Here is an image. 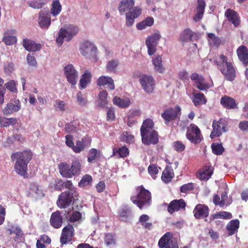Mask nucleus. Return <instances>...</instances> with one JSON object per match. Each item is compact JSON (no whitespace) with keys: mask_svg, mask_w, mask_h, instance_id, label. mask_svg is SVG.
I'll return each mask as SVG.
<instances>
[{"mask_svg":"<svg viewBox=\"0 0 248 248\" xmlns=\"http://www.w3.org/2000/svg\"><path fill=\"white\" fill-rule=\"evenodd\" d=\"M48 9L41 10L39 13L38 24L41 28L48 29L51 24Z\"/></svg>","mask_w":248,"mask_h":248,"instance_id":"15","label":"nucleus"},{"mask_svg":"<svg viewBox=\"0 0 248 248\" xmlns=\"http://www.w3.org/2000/svg\"><path fill=\"white\" fill-rule=\"evenodd\" d=\"M93 181L92 177L89 174L84 175L78 183L79 187H84L88 186L91 184Z\"/></svg>","mask_w":248,"mask_h":248,"instance_id":"49","label":"nucleus"},{"mask_svg":"<svg viewBox=\"0 0 248 248\" xmlns=\"http://www.w3.org/2000/svg\"><path fill=\"white\" fill-rule=\"evenodd\" d=\"M16 36L13 35H7L3 37L2 41L6 45H12L16 42Z\"/></svg>","mask_w":248,"mask_h":248,"instance_id":"53","label":"nucleus"},{"mask_svg":"<svg viewBox=\"0 0 248 248\" xmlns=\"http://www.w3.org/2000/svg\"><path fill=\"white\" fill-rule=\"evenodd\" d=\"M139 80L145 92L149 93L154 92L155 81L152 76L143 75L140 77Z\"/></svg>","mask_w":248,"mask_h":248,"instance_id":"9","label":"nucleus"},{"mask_svg":"<svg viewBox=\"0 0 248 248\" xmlns=\"http://www.w3.org/2000/svg\"><path fill=\"white\" fill-rule=\"evenodd\" d=\"M72 177L76 175L79 174L81 170V164L78 160H75L72 162L70 166Z\"/></svg>","mask_w":248,"mask_h":248,"instance_id":"44","label":"nucleus"},{"mask_svg":"<svg viewBox=\"0 0 248 248\" xmlns=\"http://www.w3.org/2000/svg\"><path fill=\"white\" fill-rule=\"evenodd\" d=\"M174 177V173L171 167L168 165L166 166L162 173L161 178L162 181L166 184H168L171 181Z\"/></svg>","mask_w":248,"mask_h":248,"instance_id":"27","label":"nucleus"},{"mask_svg":"<svg viewBox=\"0 0 248 248\" xmlns=\"http://www.w3.org/2000/svg\"><path fill=\"white\" fill-rule=\"evenodd\" d=\"M21 108V103L18 100L11 101L3 109L2 112L5 115H9L19 110Z\"/></svg>","mask_w":248,"mask_h":248,"instance_id":"18","label":"nucleus"},{"mask_svg":"<svg viewBox=\"0 0 248 248\" xmlns=\"http://www.w3.org/2000/svg\"><path fill=\"white\" fill-rule=\"evenodd\" d=\"M27 61L29 65L31 66L36 67L37 63L36 59L32 54H29L27 56Z\"/></svg>","mask_w":248,"mask_h":248,"instance_id":"64","label":"nucleus"},{"mask_svg":"<svg viewBox=\"0 0 248 248\" xmlns=\"http://www.w3.org/2000/svg\"><path fill=\"white\" fill-rule=\"evenodd\" d=\"M113 155H118L119 157L124 158L129 155V150L125 146H123L118 149H113Z\"/></svg>","mask_w":248,"mask_h":248,"instance_id":"40","label":"nucleus"},{"mask_svg":"<svg viewBox=\"0 0 248 248\" xmlns=\"http://www.w3.org/2000/svg\"><path fill=\"white\" fill-rule=\"evenodd\" d=\"M81 54L83 56L86 55L90 50H92V46L88 41H84L80 48Z\"/></svg>","mask_w":248,"mask_h":248,"instance_id":"50","label":"nucleus"},{"mask_svg":"<svg viewBox=\"0 0 248 248\" xmlns=\"http://www.w3.org/2000/svg\"><path fill=\"white\" fill-rule=\"evenodd\" d=\"M192 80L195 81L196 88L202 91H207L210 88V84L206 81L202 75H199L197 73H193L190 76Z\"/></svg>","mask_w":248,"mask_h":248,"instance_id":"13","label":"nucleus"},{"mask_svg":"<svg viewBox=\"0 0 248 248\" xmlns=\"http://www.w3.org/2000/svg\"><path fill=\"white\" fill-rule=\"evenodd\" d=\"M78 195H72L68 192H63L59 195L57 201V204L61 208H65L69 206L73 200Z\"/></svg>","mask_w":248,"mask_h":248,"instance_id":"12","label":"nucleus"},{"mask_svg":"<svg viewBox=\"0 0 248 248\" xmlns=\"http://www.w3.org/2000/svg\"><path fill=\"white\" fill-rule=\"evenodd\" d=\"M154 128V123L153 121L149 118L143 121L140 127V133H142V132H147L151 130H155Z\"/></svg>","mask_w":248,"mask_h":248,"instance_id":"36","label":"nucleus"},{"mask_svg":"<svg viewBox=\"0 0 248 248\" xmlns=\"http://www.w3.org/2000/svg\"><path fill=\"white\" fill-rule=\"evenodd\" d=\"M113 103L115 105L120 108H128L130 104V100L128 99H122L120 97L115 96L113 99Z\"/></svg>","mask_w":248,"mask_h":248,"instance_id":"32","label":"nucleus"},{"mask_svg":"<svg viewBox=\"0 0 248 248\" xmlns=\"http://www.w3.org/2000/svg\"><path fill=\"white\" fill-rule=\"evenodd\" d=\"M142 142L145 145H155L159 141V136L155 130L140 133Z\"/></svg>","mask_w":248,"mask_h":248,"instance_id":"10","label":"nucleus"},{"mask_svg":"<svg viewBox=\"0 0 248 248\" xmlns=\"http://www.w3.org/2000/svg\"><path fill=\"white\" fill-rule=\"evenodd\" d=\"M193 36V32L189 29H186L181 33L180 41L182 42L191 41Z\"/></svg>","mask_w":248,"mask_h":248,"instance_id":"39","label":"nucleus"},{"mask_svg":"<svg viewBox=\"0 0 248 248\" xmlns=\"http://www.w3.org/2000/svg\"><path fill=\"white\" fill-rule=\"evenodd\" d=\"M85 148V141L82 139L81 140H78L76 142V145H74L72 149L76 153H79Z\"/></svg>","mask_w":248,"mask_h":248,"instance_id":"51","label":"nucleus"},{"mask_svg":"<svg viewBox=\"0 0 248 248\" xmlns=\"http://www.w3.org/2000/svg\"><path fill=\"white\" fill-rule=\"evenodd\" d=\"M213 169L211 166H205L203 170L199 174V178L202 180H207L212 176Z\"/></svg>","mask_w":248,"mask_h":248,"instance_id":"35","label":"nucleus"},{"mask_svg":"<svg viewBox=\"0 0 248 248\" xmlns=\"http://www.w3.org/2000/svg\"><path fill=\"white\" fill-rule=\"evenodd\" d=\"M220 71L227 80L232 81L234 80L236 77V71L232 63H228L227 66L220 68Z\"/></svg>","mask_w":248,"mask_h":248,"instance_id":"19","label":"nucleus"},{"mask_svg":"<svg viewBox=\"0 0 248 248\" xmlns=\"http://www.w3.org/2000/svg\"><path fill=\"white\" fill-rule=\"evenodd\" d=\"M141 14V9L135 7L130 11L125 13V25L127 27L132 26L135 22V19L138 18Z\"/></svg>","mask_w":248,"mask_h":248,"instance_id":"14","label":"nucleus"},{"mask_svg":"<svg viewBox=\"0 0 248 248\" xmlns=\"http://www.w3.org/2000/svg\"><path fill=\"white\" fill-rule=\"evenodd\" d=\"M74 231V229L73 226L71 225H68L64 227L62 233L66 234L67 236L72 238L73 236Z\"/></svg>","mask_w":248,"mask_h":248,"instance_id":"60","label":"nucleus"},{"mask_svg":"<svg viewBox=\"0 0 248 248\" xmlns=\"http://www.w3.org/2000/svg\"><path fill=\"white\" fill-rule=\"evenodd\" d=\"M194 185L192 183H188L184 184L180 187V192L181 193H187L188 191L193 190Z\"/></svg>","mask_w":248,"mask_h":248,"instance_id":"56","label":"nucleus"},{"mask_svg":"<svg viewBox=\"0 0 248 248\" xmlns=\"http://www.w3.org/2000/svg\"><path fill=\"white\" fill-rule=\"evenodd\" d=\"M213 219L223 218L224 219H229L232 217V214L230 212L223 211L217 212L212 216Z\"/></svg>","mask_w":248,"mask_h":248,"instance_id":"46","label":"nucleus"},{"mask_svg":"<svg viewBox=\"0 0 248 248\" xmlns=\"http://www.w3.org/2000/svg\"><path fill=\"white\" fill-rule=\"evenodd\" d=\"M154 20L152 17L148 16L143 21L138 23L136 25L137 28L139 30L145 29L147 27H150L154 24Z\"/></svg>","mask_w":248,"mask_h":248,"instance_id":"38","label":"nucleus"},{"mask_svg":"<svg viewBox=\"0 0 248 248\" xmlns=\"http://www.w3.org/2000/svg\"><path fill=\"white\" fill-rule=\"evenodd\" d=\"M97 83L99 86L107 85V88L110 90H113L115 89L113 79L109 77L104 76L100 77L97 79Z\"/></svg>","mask_w":248,"mask_h":248,"instance_id":"24","label":"nucleus"},{"mask_svg":"<svg viewBox=\"0 0 248 248\" xmlns=\"http://www.w3.org/2000/svg\"><path fill=\"white\" fill-rule=\"evenodd\" d=\"M81 218V214L78 211H74L72 213L69 218V221L75 222L78 221Z\"/></svg>","mask_w":248,"mask_h":248,"instance_id":"62","label":"nucleus"},{"mask_svg":"<svg viewBox=\"0 0 248 248\" xmlns=\"http://www.w3.org/2000/svg\"><path fill=\"white\" fill-rule=\"evenodd\" d=\"M207 35L208 38L212 40L215 46H217L220 45L221 41L220 38L216 36L214 33H209L207 34Z\"/></svg>","mask_w":248,"mask_h":248,"instance_id":"61","label":"nucleus"},{"mask_svg":"<svg viewBox=\"0 0 248 248\" xmlns=\"http://www.w3.org/2000/svg\"><path fill=\"white\" fill-rule=\"evenodd\" d=\"M225 16L228 20L237 27L240 24V19L237 13L231 9H228L225 12Z\"/></svg>","mask_w":248,"mask_h":248,"instance_id":"23","label":"nucleus"},{"mask_svg":"<svg viewBox=\"0 0 248 248\" xmlns=\"http://www.w3.org/2000/svg\"><path fill=\"white\" fill-rule=\"evenodd\" d=\"M58 169L60 174L63 177L72 178L70 165L69 164L66 162H61L58 165Z\"/></svg>","mask_w":248,"mask_h":248,"instance_id":"29","label":"nucleus"},{"mask_svg":"<svg viewBox=\"0 0 248 248\" xmlns=\"http://www.w3.org/2000/svg\"><path fill=\"white\" fill-rule=\"evenodd\" d=\"M62 11V6L59 0H54L51 4L50 14L53 16H57Z\"/></svg>","mask_w":248,"mask_h":248,"instance_id":"43","label":"nucleus"},{"mask_svg":"<svg viewBox=\"0 0 248 248\" xmlns=\"http://www.w3.org/2000/svg\"><path fill=\"white\" fill-rule=\"evenodd\" d=\"M64 183L63 187L68 189L64 192H68L72 194V195H78L77 188L73 186L71 181L67 180L66 182H64Z\"/></svg>","mask_w":248,"mask_h":248,"instance_id":"48","label":"nucleus"},{"mask_svg":"<svg viewBox=\"0 0 248 248\" xmlns=\"http://www.w3.org/2000/svg\"><path fill=\"white\" fill-rule=\"evenodd\" d=\"M64 74L67 81L71 85L75 86L78 79V72L72 64L66 65L63 69Z\"/></svg>","mask_w":248,"mask_h":248,"instance_id":"8","label":"nucleus"},{"mask_svg":"<svg viewBox=\"0 0 248 248\" xmlns=\"http://www.w3.org/2000/svg\"><path fill=\"white\" fill-rule=\"evenodd\" d=\"M192 102L195 107L204 105L207 102V99L203 93H194L192 98Z\"/></svg>","mask_w":248,"mask_h":248,"instance_id":"31","label":"nucleus"},{"mask_svg":"<svg viewBox=\"0 0 248 248\" xmlns=\"http://www.w3.org/2000/svg\"><path fill=\"white\" fill-rule=\"evenodd\" d=\"M115 119V110L114 108H110L107 113V121L112 122Z\"/></svg>","mask_w":248,"mask_h":248,"instance_id":"58","label":"nucleus"},{"mask_svg":"<svg viewBox=\"0 0 248 248\" xmlns=\"http://www.w3.org/2000/svg\"><path fill=\"white\" fill-rule=\"evenodd\" d=\"M220 104L227 109H233L237 108L235 100L227 95L221 97Z\"/></svg>","mask_w":248,"mask_h":248,"instance_id":"28","label":"nucleus"},{"mask_svg":"<svg viewBox=\"0 0 248 248\" xmlns=\"http://www.w3.org/2000/svg\"><path fill=\"white\" fill-rule=\"evenodd\" d=\"M186 203L184 199L174 200L170 202L168 206V211L172 214L175 212H177L181 210H185Z\"/></svg>","mask_w":248,"mask_h":248,"instance_id":"16","label":"nucleus"},{"mask_svg":"<svg viewBox=\"0 0 248 248\" xmlns=\"http://www.w3.org/2000/svg\"><path fill=\"white\" fill-rule=\"evenodd\" d=\"M160 38V34L159 32H155L146 39V45L147 47L148 53L149 55H153L156 52L157 42Z\"/></svg>","mask_w":248,"mask_h":248,"instance_id":"11","label":"nucleus"},{"mask_svg":"<svg viewBox=\"0 0 248 248\" xmlns=\"http://www.w3.org/2000/svg\"><path fill=\"white\" fill-rule=\"evenodd\" d=\"M212 127L213 130L210 136L211 139L220 137L222 133L228 130L227 121L223 118H220L218 121L214 120Z\"/></svg>","mask_w":248,"mask_h":248,"instance_id":"4","label":"nucleus"},{"mask_svg":"<svg viewBox=\"0 0 248 248\" xmlns=\"http://www.w3.org/2000/svg\"><path fill=\"white\" fill-rule=\"evenodd\" d=\"M108 93L106 90H103L100 92L98 96L99 103L102 107H105L108 103L107 99Z\"/></svg>","mask_w":248,"mask_h":248,"instance_id":"45","label":"nucleus"},{"mask_svg":"<svg viewBox=\"0 0 248 248\" xmlns=\"http://www.w3.org/2000/svg\"><path fill=\"white\" fill-rule=\"evenodd\" d=\"M209 209L205 204H198L193 210L194 217L196 219H200L207 217L209 215Z\"/></svg>","mask_w":248,"mask_h":248,"instance_id":"17","label":"nucleus"},{"mask_svg":"<svg viewBox=\"0 0 248 248\" xmlns=\"http://www.w3.org/2000/svg\"><path fill=\"white\" fill-rule=\"evenodd\" d=\"M134 5V0H121L118 7V10L121 15L128 12L132 10Z\"/></svg>","mask_w":248,"mask_h":248,"instance_id":"26","label":"nucleus"},{"mask_svg":"<svg viewBox=\"0 0 248 248\" xmlns=\"http://www.w3.org/2000/svg\"><path fill=\"white\" fill-rule=\"evenodd\" d=\"M214 62L217 65L218 68H224L227 66L228 63H231V62L228 61V58L223 54H220L218 57L214 60Z\"/></svg>","mask_w":248,"mask_h":248,"instance_id":"37","label":"nucleus"},{"mask_svg":"<svg viewBox=\"0 0 248 248\" xmlns=\"http://www.w3.org/2000/svg\"><path fill=\"white\" fill-rule=\"evenodd\" d=\"M239 60L242 62L244 66L248 65V49L245 46H239L236 50Z\"/></svg>","mask_w":248,"mask_h":248,"instance_id":"20","label":"nucleus"},{"mask_svg":"<svg viewBox=\"0 0 248 248\" xmlns=\"http://www.w3.org/2000/svg\"><path fill=\"white\" fill-rule=\"evenodd\" d=\"M91 79V73L88 71H86L83 74L79 80L80 89H85L87 85L90 83Z\"/></svg>","mask_w":248,"mask_h":248,"instance_id":"34","label":"nucleus"},{"mask_svg":"<svg viewBox=\"0 0 248 248\" xmlns=\"http://www.w3.org/2000/svg\"><path fill=\"white\" fill-rule=\"evenodd\" d=\"M63 219L59 211L53 212L50 218V225L56 229L60 228L62 224Z\"/></svg>","mask_w":248,"mask_h":248,"instance_id":"22","label":"nucleus"},{"mask_svg":"<svg viewBox=\"0 0 248 248\" xmlns=\"http://www.w3.org/2000/svg\"><path fill=\"white\" fill-rule=\"evenodd\" d=\"M47 2V0H33L28 1L27 3L30 7L39 9L42 8Z\"/></svg>","mask_w":248,"mask_h":248,"instance_id":"42","label":"nucleus"},{"mask_svg":"<svg viewBox=\"0 0 248 248\" xmlns=\"http://www.w3.org/2000/svg\"><path fill=\"white\" fill-rule=\"evenodd\" d=\"M136 189L138 192L137 196L131 197L132 202L136 204L140 209L150 205L152 198L150 192L143 186H138Z\"/></svg>","mask_w":248,"mask_h":248,"instance_id":"2","label":"nucleus"},{"mask_svg":"<svg viewBox=\"0 0 248 248\" xmlns=\"http://www.w3.org/2000/svg\"><path fill=\"white\" fill-rule=\"evenodd\" d=\"M32 153L25 150L13 153L11 155L12 161H15L14 170L16 173L23 177L27 175L28 164L32 158Z\"/></svg>","mask_w":248,"mask_h":248,"instance_id":"1","label":"nucleus"},{"mask_svg":"<svg viewBox=\"0 0 248 248\" xmlns=\"http://www.w3.org/2000/svg\"><path fill=\"white\" fill-rule=\"evenodd\" d=\"M154 66V69L159 73H163L165 68L162 64V58L160 56H155L152 60Z\"/></svg>","mask_w":248,"mask_h":248,"instance_id":"33","label":"nucleus"},{"mask_svg":"<svg viewBox=\"0 0 248 248\" xmlns=\"http://www.w3.org/2000/svg\"><path fill=\"white\" fill-rule=\"evenodd\" d=\"M173 149L178 152H182L185 150L186 146L182 141L177 140L172 144Z\"/></svg>","mask_w":248,"mask_h":248,"instance_id":"57","label":"nucleus"},{"mask_svg":"<svg viewBox=\"0 0 248 248\" xmlns=\"http://www.w3.org/2000/svg\"><path fill=\"white\" fill-rule=\"evenodd\" d=\"M5 85L6 88L10 91L13 93H16L17 92V89L16 88V83L14 80H11L9 82L6 83Z\"/></svg>","mask_w":248,"mask_h":248,"instance_id":"63","label":"nucleus"},{"mask_svg":"<svg viewBox=\"0 0 248 248\" xmlns=\"http://www.w3.org/2000/svg\"><path fill=\"white\" fill-rule=\"evenodd\" d=\"M97 155V150L94 148H92L89 153L88 155V161L89 163H92L96 159Z\"/></svg>","mask_w":248,"mask_h":248,"instance_id":"59","label":"nucleus"},{"mask_svg":"<svg viewBox=\"0 0 248 248\" xmlns=\"http://www.w3.org/2000/svg\"><path fill=\"white\" fill-rule=\"evenodd\" d=\"M105 243L107 246L115 245L116 241L114 236L112 233H108L105 236Z\"/></svg>","mask_w":248,"mask_h":248,"instance_id":"55","label":"nucleus"},{"mask_svg":"<svg viewBox=\"0 0 248 248\" xmlns=\"http://www.w3.org/2000/svg\"><path fill=\"white\" fill-rule=\"evenodd\" d=\"M23 46L28 51L35 52L40 50L41 48V45L37 44L34 41L28 39H24L23 40Z\"/></svg>","mask_w":248,"mask_h":248,"instance_id":"25","label":"nucleus"},{"mask_svg":"<svg viewBox=\"0 0 248 248\" xmlns=\"http://www.w3.org/2000/svg\"><path fill=\"white\" fill-rule=\"evenodd\" d=\"M79 30L78 26L69 25L62 27L59 31L58 35L56 39L57 44L61 46L63 43V40L69 42L74 36L77 34Z\"/></svg>","mask_w":248,"mask_h":248,"instance_id":"3","label":"nucleus"},{"mask_svg":"<svg viewBox=\"0 0 248 248\" xmlns=\"http://www.w3.org/2000/svg\"><path fill=\"white\" fill-rule=\"evenodd\" d=\"M240 222L238 219L231 220L226 226V229L228 231L229 236L233 235L237 232L239 227Z\"/></svg>","mask_w":248,"mask_h":248,"instance_id":"30","label":"nucleus"},{"mask_svg":"<svg viewBox=\"0 0 248 248\" xmlns=\"http://www.w3.org/2000/svg\"><path fill=\"white\" fill-rule=\"evenodd\" d=\"M211 148L213 153L216 155H221L224 151V148L222 144L217 143H213L211 145Z\"/></svg>","mask_w":248,"mask_h":248,"instance_id":"47","label":"nucleus"},{"mask_svg":"<svg viewBox=\"0 0 248 248\" xmlns=\"http://www.w3.org/2000/svg\"><path fill=\"white\" fill-rule=\"evenodd\" d=\"M158 245L159 248H179L177 241L171 232L165 233L159 240Z\"/></svg>","mask_w":248,"mask_h":248,"instance_id":"6","label":"nucleus"},{"mask_svg":"<svg viewBox=\"0 0 248 248\" xmlns=\"http://www.w3.org/2000/svg\"><path fill=\"white\" fill-rule=\"evenodd\" d=\"M118 64V61L116 60L109 61L106 66L107 70L109 72H114Z\"/></svg>","mask_w":248,"mask_h":248,"instance_id":"54","label":"nucleus"},{"mask_svg":"<svg viewBox=\"0 0 248 248\" xmlns=\"http://www.w3.org/2000/svg\"><path fill=\"white\" fill-rule=\"evenodd\" d=\"M16 118H7L0 117V127H8L10 125H14L17 123Z\"/></svg>","mask_w":248,"mask_h":248,"instance_id":"41","label":"nucleus"},{"mask_svg":"<svg viewBox=\"0 0 248 248\" xmlns=\"http://www.w3.org/2000/svg\"><path fill=\"white\" fill-rule=\"evenodd\" d=\"M148 171L152 178L155 179L159 172L158 167L155 164H151L148 168Z\"/></svg>","mask_w":248,"mask_h":248,"instance_id":"52","label":"nucleus"},{"mask_svg":"<svg viewBox=\"0 0 248 248\" xmlns=\"http://www.w3.org/2000/svg\"><path fill=\"white\" fill-rule=\"evenodd\" d=\"M186 137L195 144L200 143L203 139L200 128L194 124H191L187 128Z\"/></svg>","mask_w":248,"mask_h":248,"instance_id":"5","label":"nucleus"},{"mask_svg":"<svg viewBox=\"0 0 248 248\" xmlns=\"http://www.w3.org/2000/svg\"><path fill=\"white\" fill-rule=\"evenodd\" d=\"M181 114V108L179 106H176L165 109L161 114V117L164 120L165 124H168L176 119Z\"/></svg>","mask_w":248,"mask_h":248,"instance_id":"7","label":"nucleus"},{"mask_svg":"<svg viewBox=\"0 0 248 248\" xmlns=\"http://www.w3.org/2000/svg\"><path fill=\"white\" fill-rule=\"evenodd\" d=\"M206 3L204 0H198L197 5L196 7V14L193 16V20L198 22L201 20L204 13Z\"/></svg>","mask_w":248,"mask_h":248,"instance_id":"21","label":"nucleus"}]
</instances>
